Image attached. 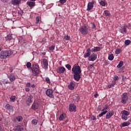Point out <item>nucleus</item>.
<instances>
[{
    "label": "nucleus",
    "mask_w": 131,
    "mask_h": 131,
    "mask_svg": "<svg viewBox=\"0 0 131 131\" xmlns=\"http://www.w3.org/2000/svg\"><path fill=\"white\" fill-rule=\"evenodd\" d=\"M72 71L74 75V78L75 80L78 81L80 79V73H81V70L79 66H74L72 69Z\"/></svg>",
    "instance_id": "f257e3e1"
},
{
    "label": "nucleus",
    "mask_w": 131,
    "mask_h": 131,
    "mask_svg": "<svg viewBox=\"0 0 131 131\" xmlns=\"http://www.w3.org/2000/svg\"><path fill=\"white\" fill-rule=\"evenodd\" d=\"M33 67L31 69L33 75L36 76L39 73V67L37 63H34L32 64Z\"/></svg>",
    "instance_id": "f03ea898"
},
{
    "label": "nucleus",
    "mask_w": 131,
    "mask_h": 131,
    "mask_svg": "<svg viewBox=\"0 0 131 131\" xmlns=\"http://www.w3.org/2000/svg\"><path fill=\"white\" fill-rule=\"evenodd\" d=\"M12 55L10 51H2L0 53L1 59H7Z\"/></svg>",
    "instance_id": "7ed1b4c3"
},
{
    "label": "nucleus",
    "mask_w": 131,
    "mask_h": 131,
    "mask_svg": "<svg viewBox=\"0 0 131 131\" xmlns=\"http://www.w3.org/2000/svg\"><path fill=\"white\" fill-rule=\"evenodd\" d=\"M79 31L83 35H85L89 33V28L86 27V25H83L79 29Z\"/></svg>",
    "instance_id": "20e7f679"
},
{
    "label": "nucleus",
    "mask_w": 131,
    "mask_h": 131,
    "mask_svg": "<svg viewBox=\"0 0 131 131\" xmlns=\"http://www.w3.org/2000/svg\"><path fill=\"white\" fill-rule=\"evenodd\" d=\"M53 93H54V91H53V90L51 89H48L46 91L47 96L49 97V98H54V95H53Z\"/></svg>",
    "instance_id": "39448f33"
},
{
    "label": "nucleus",
    "mask_w": 131,
    "mask_h": 131,
    "mask_svg": "<svg viewBox=\"0 0 131 131\" xmlns=\"http://www.w3.org/2000/svg\"><path fill=\"white\" fill-rule=\"evenodd\" d=\"M128 99L127 93H123L122 95V103L123 104H125Z\"/></svg>",
    "instance_id": "423d86ee"
},
{
    "label": "nucleus",
    "mask_w": 131,
    "mask_h": 131,
    "mask_svg": "<svg viewBox=\"0 0 131 131\" xmlns=\"http://www.w3.org/2000/svg\"><path fill=\"white\" fill-rule=\"evenodd\" d=\"M94 5H95V2L92 1L91 2H89L88 4L87 11H91L94 8Z\"/></svg>",
    "instance_id": "0eeeda50"
},
{
    "label": "nucleus",
    "mask_w": 131,
    "mask_h": 131,
    "mask_svg": "<svg viewBox=\"0 0 131 131\" xmlns=\"http://www.w3.org/2000/svg\"><path fill=\"white\" fill-rule=\"evenodd\" d=\"M58 73H64L65 71H66V69L64 67H59L58 68L57 70Z\"/></svg>",
    "instance_id": "6e6552de"
},
{
    "label": "nucleus",
    "mask_w": 131,
    "mask_h": 131,
    "mask_svg": "<svg viewBox=\"0 0 131 131\" xmlns=\"http://www.w3.org/2000/svg\"><path fill=\"white\" fill-rule=\"evenodd\" d=\"M69 110L71 112H73V111H76V106H75V105H74V104H70Z\"/></svg>",
    "instance_id": "1a4fd4ad"
},
{
    "label": "nucleus",
    "mask_w": 131,
    "mask_h": 131,
    "mask_svg": "<svg viewBox=\"0 0 131 131\" xmlns=\"http://www.w3.org/2000/svg\"><path fill=\"white\" fill-rule=\"evenodd\" d=\"M97 54L93 53L89 58V61H95L97 59Z\"/></svg>",
    "instance_id": "9d476101"
},
{
    "label": "nucleus",
    "mask_w": 131,
    "mask_h": 131,
    "mask_svg": "<svg viewBox=\"0 0 131 131\" xmlns=\"http://www.w3.org/2000/svg\"><path fill=\"white\" fill-rule=\"evenodd\" d=\"M114 115V112L112 111L106 114L105 116L106 119H109L111 117H112Z\"/></svg>",
    "instance_id": "9b49d317"
},
{
    "label": "nucleus",
    "mask_w": 131,
    "mask_h": 131,
    "mask_svg": "<svg viewBox=\"0 0 131 131\" xmlns=\"http://www.w3.org/2000/svg\"><path fill=\"white\" fill-rule=\"evenodd\" d=\"M39 107V104H38V103L37 102H34L32 105V109L33 110H36L38 109V107Z\"/></svg>",
    "instance_id": "f8f14e48"
},
{
    "label": "nucleus",
    "mask_w": 131,
    "mask_h": 131,
    "mask_svg": "<svg viewBox=\"0 0 131 131\" xmlns=\"http://www.w3.org/2000/svg\"><path fill=\"white\" fill-rule=\"evenodd\" d=\"M8 77L11 82H13V81H15V79H16V76L13 74H10L8 76Z\"/></svg>",
    "instance_id": "ddd939ff"
},
{
    "label": "nucleus",
    "mask_w": 131,
    "mask_h": 131,
    "mask_svg": "<svg viewBox=\"0 0 131 131\" xmlns=\"http://www.w3.org/2000/svg\"><path fill=\"white\" fill-rule=\"evenodd\" d=\"M127 28V26L122 27L120 29V31L121 33L123 34H125L126 33V29Z\"/></svg>",
    "instance_id": "4468645a"
},
{
    "label": "nucleus",
    "mask_w": 131,
    "mask_h": 131,
    "mask_svg": "<svg viewBox=\"0 0 131 131\" xmlns=\"http://www.w3.org/2000/svg\"><path fill=\"white\" fill-rule=\"evenodd\" d=\"M43 65L45 69H48V66H49V63L48 62V60L44 58L42 60Z\"/></svg>",
    "instance_id": "2eb2a0df"
},
{
    "label": "nucleus",
    "mask_w": 131,
    "mask_h": 131,
    "mask_svg": "<svg viewBox=\"0 0 131 131\" xmlns=\"http://www.w3.org/2000/svg\"><path fill=\"white\" fill-rule=\"evenodd\" d=\"M5 108L9 110V111H13L14 110V108L13 107V106L10 105L9 104H7L5 106Z\"/></svg>",
    "instance_id": "dca6fc26"
},
{
    "label": "nucleus",
    "mask_w": 131,
    "mask_h": 131,
    "mask_svg": "<svg viewBox=\"0 0 131 131\" xmlns=\"http://www.w3.org/2000/svg\"><path fill=\"white\" fill-rule=\"evenodd\" d=\"M87 53L84 54V58H88L91 56V49L88 48L86 50Z\"/></svg>",
    "instance_id": "f3484780"
},
{
    "label": "nucleus",
    "mask_w": 131,
    "mask_h": 131,
    "mask_svg": "<svg viewBox=\"0 0 131 131\" xmlns=\"http://www.w3.org/2000/svg\"><path fill=\"white\" fill-rule=\"evenodd\" d=\"M21 3V0H12V5H14V6H17V5H19Z\"/></svg>",
    "instance_id": "a211bd4d"
},
{
    "label": "nucleus",
    "mask_w": 131,
    "mask_h": 131,
    "mask_svg": "<svg viewBox=\"0 0 131 131\" xmlns=\"http://www.w3.org/2000/svg\"><path fill=\"white\" fill-rule=\"evenodd\" d=\"M66 117V114H62L60 115V116L58 118V119L59 120H60V121H62L64 120V119H65Z\"/></svg>",
    "instance_id": "6ab92c4d"
},
{
    "label": "nucleus",
    "mask_w": 131,
    "mask_h": 131,
    "mask_svg": "<svg viewBox=\"0 0 131 131\" xmlns=\"http://www.w3.org/2000/svg\"><path fill=\"white\" fill-rule=\"evenodd\" d=\"M74 83H73V82H71L70 84L68 85L69 89L71 90H74Z\"/></svg>",
    "instance_id": "aec40b11"
},
{
    "label": "nucleus",
    "mask_w": 131,
    "mask_h": 131,
    "mask_svg": "<svg viewBox=\"0 0 131 131\" xmlns=\"http://www.w3.org/2000/svg\"><path fill=\"white\" fill-rule=\"evenodd\" d=\"M121 114L125 116H128L129 115V112L125 110H123L121 112Z\"/></svg>",
    "instance_id": "412c9836"
},
{
    "label": "nucleus",
    "mask_w": 131,
    "mask_h": 131,
    "mask_svg": "<svg viewBox=\"0 0 131 131\" xmlns=\"http://www.w3.org/2000/svg\"><path fill=\"white\" fill-rule=\"evenodd\" d=\"M13 35L12 34H9L6 37V40H9L10 41V40H11V39H13Z\"/></svg>",
    "instance_id": "4be33fe9"
},
{
    "label": "nucleus",
    "mask_w": 131,
    "mask_h": 131,
    "mask_svg": "<svg viewBox=\"0 0 131 131\" xmlns=\"http://www.w3.org/2000/svg\"><path fill=\"white\" fill-rule=\"evenodd\" d=\"M99 3L102 7H105V6H106V1H105V0H99Z\"/></svg>",
    "instance_id": "5701e85b"
},
{
    "label": "nucleus",
    "mask_w": 131,
    "mask_h": 131,
    "mask_svg": "<svg viewBox=\"0 0 131 131\" xmlns=\"http://www.w3.org/2000/svg\"><path fill=\"white\" fill-rule=\"evenodd\" d=\"M92 52H99L101 51V48L98 47H94L93 49H92Z\"/></svg>",
    "instance_id": "b1692460"
},
{
    "label": "nucleus",
    "mask_w": 131,
    "mask_h": 131,
    "mask_svg": "<svg viewBox=\"0 0 131 131\" xmlns=\"http://www.w3.org/2000/svg\"><path fill=\"white\" fill-rule=\"evenodd\" d=\"M28 6H29L30 7H34L35 6V2H28L27 3Z\"/></svg>",
    "instance_id": "393cba45"
},
{
    "label": "nucleus",
    "mask_w": 131,
    "mask_h": 131,
    "mask_svg": "<svg viewBox=\"0 0 131 131\" xmlns=\"http://www.w3.org/2000/svg\"><path fill=\"white\" fill-rule=\"evenodd\" d=\"M32 99H33V96L30 95L28 98L27 102L30 103H32Z\"/></svg>",
    "instance_id": "a878e982"
},
{
    "label": "nucleus",
    "mask_w": 131,
    "mask_h": 131,
    "mask_svg": "<svg viewBox=\"0 0 131 131\" xmlns=\"http://www.w3.org/2000/svg\"><path fill=\"white\" fill-rule=\"evenodd\" d=\"M129 124H130V123H129V122H124L121 124V125H122V127H124L125 126H128V125H129Z\"/></svg>",
    "instance_id": "bb28decb"
},
{
    "label": "nucleus",
    "mask_w": 131,
    "mask_h": 131,
    "mask_svg": "<svg viewBox=\"0 0 131 131\" xmlns=\"http://www.w3.org/2000/svg\"><path fill=\"white\" fill-rule=\"evenodd\" d=\"M94 66H95V64H92L88 66V70H93V69L95 68Z\"/></svg>",
    "instance_id": "cd10ccee"
},
{
    "label": "nucleus",
    "mask_w": 131,
    "mask_h": 131,
    "mask_svg": "<svg viewBox=\"0 0 131 131\" xmlns=\"http://www.w3.org/2000/svg\"><path fill=\"white\" fill-rule=\"evenodd\" d=\"M16 131H21L24 129V128L20 126H18L15 128Z\"/></svg>",
    "instance_id": "c85d7f7f"
},
{
    "label": "nucleus",
    "mask_w": 131,
    "mask_h": 131,
    "mask_svg": "<svg viewBox=\"0 0 131 131\" xmlns=\"http://www.w3.org/2000/svg\"><path fill=\"white\" fill-rule=\"evenodd\" d=\"M36 24H38V23H40V17L37 16L36 17Z\"/></svg>",
    "instance_id": "c756f323"
},
{
    "label": "nucleus",
    "mask_w": 131,
    "mask_h": 131,
    "mask_svg": "<svg viewBox=\"0 0 131 131\" xmlns=\"http://www.w3.org/2000/svg\"><path fill=\"white\" fill-rule=\"evenodd\" d=\"M123 65V61H121L119 62V64L117 65V68H121L122 67V66Z\"/></svg>",
    "instance_id": "7c9ffc66"
},
{
    "label": "nucleus",
    "mask_w": 131,
    "mask_h": 131,
    "mask_svg": "<svg viewBox=\"0 0 131 131\" xmlns=\"http://www.w3.org/2000/svg\"><path fill=\"white\" fill-rule=\"evenodd\" d=\"M74 100H75V102H78L80 100L79 96L78 95H77L76 96H75L73 97Z\"/></svg>",
    "instance_id": "2f4dec72"
},
{
    "label": "nucleus",
    "mask_w": 131,
    "mask_h": 131,
    "mask_svg": "<svg viewBox=\"0 0 131 131\" xmlns=\"http://www.w3.org/2000/svg\"><path fill=\"white\" fill-rule=\"evenodd\" d=\"M121 53V49H117L115 51V54L117 55H119Z\"/></svg>",
    "instance_id": "473e14b6"
},
{
    "label": "nucleus",
    "mask_w": 131,
    "mask_h": 131,
    "mask_svg": "<svg viewBox=\"0 0 131 131\" xmlns=\"http://www.w3.org/2000/svg\"><path fill=\"white\" fill-rule=\"evenodd\" d=\"M37 120L36 119H34L32 121V124L33 125H36L37 124Z\"/></svg>",
    "instance_id": "72a5a7b5"
},
{
    "label": "nucleus",
    "mask_w": 131,
    "mask_h": 131,
    "mask_svg": "<svg viewBox=\"0 0 131 131\" xmlns=\"http://www.w3.org/2000/svg\"><path fill=\"white\" fill-rule=\"evenodd\" d=\"M113 59H114V56L113 54H111L108 56V60H110V61H113Z\"/></svg>",
    "instance_id": "f704fd0d"
},
{
    "label": "nucleus",
    "mask_w": 131,
    "mask_h": 131,
    "mask_svg": "<svg viewBox=\"0 0 131 131\" xmlns=\"http://www.w3.org/2000/svg\"><path fill=\"white\" fill-rule=\"evenodd\" d=\"M104 15H105V16L109 17V16H110L111 14L110 12H109V11H108L107 10H105L104 11Z\"/></svg>",
    "instance_id": "c9c22d12"
},
{
    "label": "nucleus",
    "mask_w": 131,
    "mask_h": 131,
    "mask_svg": "<svg viewBox=\"0 0 131 131\" xmlns=\"http://www.w3.org/2000/svg\"><path fill=\"white\" fill-rule=\"evenodd\" d=\"M107 112H108V111H105L102 112L101 114H100L99 115V117H102V116H103V115H104V114H106V113H107Z\"/></svg>",
    "instance_id": "e433bc0d"
},
{
    "label": "nucleus",
    "mask_w": 131,
    "mask_h": 131,
    "mask_svg": "<svg viewBox=\"0 0 131 131\" xmlns=\"http://www.w3.org/2000/svg\"><path fill=\"white\" fill-rule=\"evenodd\" d=\"M10 100L11 101H12V102H15V101H16V96H11L10 98Z\"/></svg>",
    "instance_id": "4c0bfd02"
},
{
    "label": "nucleus",
    "mask_w": 131,
    "mask_h": 131,
    "mask_svg": "<svg viewBox=\"0 0 131 131\" xmlns=\"http://www.w3.org/2000/svg\"><path fill=\"white\" fill-rule=\"evenodd\" d=\"M124 43L126 46H128V45L130 44V40H126L124 42Z\"/></svg>",
    "instance_id": "58836bf2"
},
{
    "label": "nucleus",
    "mask_w": 131,
    "mask_h": 131,
    "mask_svg": "<svg viewBox=\"0 0 131 131\" xmlns=\"http://www.w3.org/2000/svg\"><path fill=\"white\" fill-rule=\"evenodd\" d=\"M17 121H18V122H21V121H22L23 118L21 116H18V117H17Z\"/></svg>",
    "instance_id": "ea45409f"
},
{
    "label": "nucleus",
    "mask_w": 131,
    "mask_h": 131,
    "mask_svg": "<svg viewBox=\"0 0 131 131\" xmlns=\"http://www.w3.org/2000/svg\"><path fill=\"white\" fill-rule=\"evenodd\" d=\"M64 39L65 40H70V36H69L68 35L64 36Z\"/></svg>",
    "instance_id": "a19ab883"
},
{
    "label": "nucleus",
    "mask_w": 131,
    "mask_h": 131,
    "mask_svg": "<svg viewBox=\"0 0 131 131\" xmlns=\"http://www.w3.org/2000/svg\"><path fill=\"white\" fill-rule=\"evenodd\" d=\"M66 68H67V69H68V70H71V66L69 64H67L66 66Z\"/></svg>",
    "instance_id": "79ce46f5"
},
{
    "label": "nucleus",
    "mask_w": 131,
    "mask_h": 131,
    "mask_svg": "<svg viewBox=\"0 0 131 131\" xmlns=\"http://www.w3.org/2000/svg\"><path fill=\"white\" fill-rule=\"evenodd\" d=\"M49 51H54V50H55V46H52L49 48Z\"/></svg>",
    "instance_id": "37998d69"
},
{
    "label": "nucleus",
    "mask_w": 131,
    "mask_h": 131,
    "mask_svg": "<svg viewBox=\"0 0 131 131\" xmlns=\"http://www.w3.org/2000/svg\"><path fill=\"white\" fill-rule=\"evenodd\" d=\"M26 66L27 68H30L31 67V63H30V62H27Z\"/></svg>",
    "instance_id": "c03bdc74"
},
{
    "label": "nucleus",
    "mask_w": 131,
    "mask_h": 131,
    "mask_svg": "<svg viewBox=\"0 0 131 131\" xmlns=\"http://www.w3.org/2000/svg\"><path fill=\"white\" fill-rule=\"evenodd\" d=\"M46 82H47V83H51V80H50V78L49 77H47L46 78Z\"/></svg>",
    "instance_id": "a18cd8bd"
},
{
    "label": "nucleus",
    "mask_w": 131,
    "mask_h": 131,
    "mask_svg": "<svg viewBox=\"0 0 131 131\" xmlns=\"http://www.w3.org/2000/svg\"><path fill=\"white\" fill-rule=\"evenodd\" d=\"M122 119H123L124 120H127V117L124 116V115H122Z\"/></svg>",
    "instance_id": "49530a36"
},
{
    "label": "nucleus",
    "mask_w": 131,
    "mask_h": 131,
    "mask_svg": "<svg viewBox=\"0 0 131 131\" xmlns=\"http://www.w3.org/2000/svg\"><path fill=\"white\" fill-rule=\"evenodd\" d=\"M118 79H119V77H118V76H115L114 77V80L115 81V80H118Z\"/></svg>",
    "instance_id": "de8ad7c7"
},
{
    "label": "nucleus",
    "mask_w": 131,
    "mask_h": 131,
    "mask_svg": "<svg viewBox=\"0 0 131 131\" xmlns=\"http://www.w3.org/2000/svg\"><path fill=\"white\" fill-rule=\"evenodd\" d=\"M66 1L67 0H59V2L60 3V4H62L63 5V4H65V3H66Z\"/></svg>",
    "instance_id": "09e8293b"
},
{
    "label": "nucleus",
    "mask_w": 131,
    "mask_h": 131,
    "mask_svg": "<svg viewBox=\"0 0 131 131\" xmlns=\"http://www.w3.org/2000/svg\"><path fill=\"white\" fill-rule=\"evenodd\" d=\"M110 107L108 105H105V107L102 110V111H104V110H108Z\"/></svg>",
    "instance_id": "8fccbe9b"
},
{
    "label": "nucleus",
    "mask_w": 131,
    "mask_h": 131,
    "mask_svg": "<svg viewBox=\"0 0 131 131\" xmlns=\"http://www.w3.org/2000/svg\"><path fill=\"white\" fill-rule=\"evenodd\" d=\"M115 84H116V81H113L112 82V85L113 86H115Z\"/></svg>",
    "instance_id": "3c124183"
},
{
    "label": "nucleus",
    "mask_w": 131,
    "mask_h": 131,
    "mask_svg": "<svg viewBox=\"0 0 131 131\" xmlns=\"http://www.w3.org/2000/svg\"><path fill=\"white\" fill-rule=\"evenodd\" d=\"M122 80H123V81H125V80L126 79V77H125L124 76H122Z\"/></svg>",
    "instance_id": "603ef678"
},
{
    "label": "nucleus",
    "mask_w": 131,
    "mask_h": 131,
    "mask_svg": "<svg viewBox=\"0 0 131 131\" xmlns=\"http://www.w3.org/2000/svg\"><path fill=\"white\" fill-rule=\"evenodd\" d=\"M31 85V84H30V82H28L26 84V86L27 88H30V86Z\"/></svg>",
    "instance_id": "864d4df0"
},
{
    "label": "nucleus",
    "mask_w": 131,
    "mask_h": 131,
    "mask_svg": "<svg viewBox=\"0 0 131 131\" xmlns=\"http://www.w3.org/2000/svg\"><path fill=\"white\" fill-rule=\"evenodd\" d=\"M91 119H92V120H96V117H95L94 116H92L91 117Z\"/></svg>",
    "instance_id": "5fc2aeb1"
},
{
    "label": "nucleus",
    "mask_w": 131,
    "mask_h": 131,
    "mask_svg": "<svg viewBox=\"0 0 131 131\" xmlns=\"http://www.w3.org/2000/svg\"><path fill=\"white\" fill-rule=\"evenodd\" d=\"M25 91H26V92H30V89L29 88H27L25 89Z\"/></svg>",
    "instance_id": "6e6d98bb"
},
{
    "label": "nucleus",
    "mask_w": 131,
    "mask_h": 131,
    "mask_svg": "<svg viewBox=\"0 0 131 131\" xmlns=\"http://www.w3.org/2000/svg\"><path fill=\"white\" fill-rule=\"evenodd\" d=\"M3 3H8L9 0H1Z\"/></svg>",
    "instance_id": "4d7b16f0"
},
{
    "label": "nucleus",
    "mask_w": 131,
    "mask_h": 131,
    "mask_svg": "<svg viewBox=\"0 0 131 131\" xmlns=\"http://www.w3.org/2000/svg\"><path fill=\"white\" fill-rule=\"evenodd\" d=\"M46 40H47V39L46 38H44L42 39V42H45L46 41Z\"/></svg>",
    "instance_id": "13d9d810"
},
{
    "label": "nucleus",
    "mask_w": 131,
    "mask_h": 131,
    "mask_svg": "<svg viewBox=\"0 0 131 131\" xmlns=\"http://www.w3.org/2000/svg\"><path fill=\"white\" fill-rule=\"evenodd\" d=\"M112 86H114L113 85H112V84H110L108 85V89H111V88H112Z\"/></svg>",
    "instance_id": "bf43d9fd"
},
{
    "label": "nucleus",
    "mask_w": 131,
    "mask_h": 131,
    "mask_svg": "<svg viewBox=\"0 0 131 131\" xmlns=\"http://www.w3.org/2000/svg\"><path fill=\"white\" fill-rule=\"evenodd\" d=\"M94 97H95V98H98V94L97 93L95 94L94 95Z\"/></svg>",
    "instance_id": "052dcab7"
},
{
    "label": "nucleus",
    "mask_w": 131,
    "mask_h": 131,
    "mask_svg": "<svg viewBox=\"0 0 131 131\" xmlns=\"http://www.w3.org/2000/svg\"><path fill=\"white\" fill-rule=\"evenodd\" d=\"M5 83L7 84H8V83H11V82H10V81H6L5 82Z\"/></svg>",
    "instance_id": "680f3d73"
},
{
    "label": "nucleus",
    "mask_w": 131,
    "mask_h": 131,
    "mask_svg": "<svg viewBox=\"0 0 131 131\" xmlns=\"http://www.w3.org/2000/svg\"><path fill=\"white\" fill-rule=\"evenodd\" d=\"M32 88H35V85L34 84L31 85Z\"/></svg>",
    "instance_id": "e2e57ef3"
},
{
    "label": "nucleus",
    "mask_w": 131,
    "mask_h": 131,
    "mask_svg": "<svg viewBox=\"0 0 131 131\" xmlns=\"http://www.w3.org/2000/svg\"><path fill=\"white\" fill-rule=\"evenodd\" d=\"M3 82H2V81L0 82L1 85H3Z\"/></svg>",
    "instance_id": "0e129e2a"
},
{
    "label": "nucleus",
    "mask_w": 131,
    "mask_h": 131,
    "mask_svg": "<svg viewBox=\"0 0 131 131\" xmlns=\"http://www.w3.org/2000/svg\"><path fill=\"white\" fill-rule=\"evenodd\" d=\"M93 28H96V26H95V25H93Z\"/></svg>",
    "instance_id": "69168bd1"
},
{
    "label": "nucleus",
    "mask_w": 131,
    "mask_h": 131,
    "mask_svg": "<svg viewBox=\"0 0 131 131\" xmlns=\"http://www.w3.org/2000/svg\"><path fill=\"white\" fill-rule=\"evenodd\" d=\"M2 129V125L0 124V130Z\"/></svg>",
    "instance_id": "338daca9"
},
{
    "label": "nucleus",
    "mask_w": 131,
    "mask_h": 131,
    "mask_svg": "<svg viewBox=\"0 0 131 131\" xmlns=\"http://www.w3.org/2000/svg\"><path fill=\"white\" fill-rule=\"evenodd\" d=\"M129 27H130V28H131V25H130V24H129Z\"/></svg>",
    "instance_id": "774afa93"
}]
</instances>
